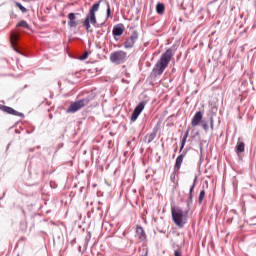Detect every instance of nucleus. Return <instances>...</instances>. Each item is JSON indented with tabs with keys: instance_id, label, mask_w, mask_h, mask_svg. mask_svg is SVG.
<instances>
[{
	"instance_id": "39448f33",
	"label": "nucleus",
	"mask_w": 256,
	"mask_h": 256,
	"mask_svg": "<svg viewBox=\"0 0 256 256\" xmlns=\"http://www.w3.org/2000/svg\"><path fill=\"white\" fill-rule=\"evenodd\" d=\"M111 63H115L116 65H121V63H125L127 61V52L123 50L114 51L110 54Z\"/></svg>"
},
{
	"instance_id": "f257e3e1",
	"label": "nucleus",
	"mask_w": 256,
	"mask_h": 256,
	"mask_svg": "<svg viewBox=\"0 0 256 256\" xmlns=\"http://www.w3.org/2000/svg\"><path fill=\"white\" fill-rule=\"evenodd\" d=\"M173 58V49L169 48L163 53L160 57V60L154 65L151 76L157 77V75H163L165 72V68L169 67V63H171V59Z\"/></svg>"
},
{
	"instance_id": "473e14b6",
	"label": "nucleus",
	"mask_w": 256,
	"mask_h": 256,
	"mask_svg": "<svg viewBox=\"0 0 256 256\" xmlns=\"http://www.w3.org/2000/svg\"><path fill=\"white\" fill-rule=\"evenodd\" d=\"M255 5H256V0H255Z\"/></svg>"
},
{
	"instance_id": "cd10ccee",
	"label": "nucleus",
	"mask_w": 256,
	"mask_h": 256,
	"mask_svg": "<svg viewBox=\"0 0 256 256\" xmlns=\"http://www.w3.org/2000/svg\"><path fill=\"white\" fill-rule=\"evenodd\" d=\"M185 143H187V142H185L184 140H181L179 153H181L183 151V149H185Z\"/></svg>"
},
{
	"instance_id": "5701e85b",
	"label": "nucleus",
	"mask_w": 256,
	"mask_h": 256,
	"mask_svg": "<svg viewBox=\"0 0 256 256\" xmlns=\"http://www.w3.org/2000/svg\"><path fill=\"white\" fill-rule=\"evenodd\" d=\"M89 241H91V232H88L86 238H85V247L89 245Z\"/></svg>"
},
{
	"instance_id": "4be33fe9",
	"label": "nucleus",
	"mask_w": 256,
	"mask_h": 256,
	"mask_svg": "<svg viewBox=\"0 0 256 256\" xmlns=\"http://www.w3.org/2000/svg\"><path fill=\"white\" fill-rule=\"evenodd\" d=\"M106 15H107V19H109V17H111V5H109V2H106Z\"/></svg>"
},
{
	"instance_id": "c756f323",
	"label": "nucleus",
	"mask_w": 256,
	"mask_h": 256,
	"mask_svg": "<svg viewBox=\"0 0 256 256\" xmlns=\"http://www.w3.org/2000/svg\"><path fill=\"white\" fill-rule=\"evenodd\" d=\"M227 223H233V217L227 218Z\"/></svg>"
},
{
	"instance_id": "a878e982",
	"label": "nucleus",
	"mask_w": 256,
	"mask_h": 256,
	"mask_svg": "<svg viewBox=\"0 0 256 256\" xmlns=\"http://www.w3.org/2000/svg\"><path fill=\"white\" fill-rule=\"evenodd\" d=\"M174 256H183V252L181 251V248H178L174 251Z\"/></svg>"
},
{
	"instance_id": "bb28decb",
	"label": "nucleus",
	"mask_w": 256,
	"mask_h": 256,
	"mask_svg": "<svg viewBox=\"0 0 256 256\" xmlns=\"http://www.w3.org/2000/svg\"><path fill=\"white\" fill-rule=\"evenodd\" d=\"M189 129L185 132V134H184V136H183V138H182V141H185V142H187V139L189 138Z\"/></svg>"
},
{
	"instance_id": "6ab92c4d",
	"label": "nucleus",
	"mask_w": 256,
	"mask_h": 256,
	"mask_svg": "<svg viewBox=\"0 0 256 256\" xmlns=\"http://www.w3.org/2000/svg\"><path fill=\"white\" fill-rule=\"evenodd\" d=\"M17 27H25L26 29H30L29 23L25 20H21L18 24Z\"/></svg>"
},
{
	"instance_id": "4468645a",
	"label": "nucleus",
	"mask_w": 256,
	"mask_h": 256,
	"mask_svg": "<svg viewBox=\"0 0 256 256\" xmlns=\"http://www.w3.org/2000/svg\"><path fill=\"white\" fill-rule=\"evenodd\" d=\"M157 131H158L157 128H153L152 133L147 134V135L145 136V140H146V143H147L148 145H149V143H153V141H155V137H157Z\"/></svg>"
},
{
	"instance_id": "6e6552de",
	"label": "nucleus",
	"mask_w": 256,
	"mask_h": 256,
	"mask_svg": "<svg viewBox=\"0 0 256 256\" xmlns=\"http://www.w3.org/2000/svg\"><path fill=\"white\" fill-rule=\"evenodd\" d=\"M0 111H3L4 113H8V115H14L15 117H21L22 119H25V114L15 110L9 106L0 104Z\"/></svg>"
},
{
	"instance_id": "ddd939ff",
	"label": "nucleus",
	"mask_w": 256,
	"mask_h": 256,
	"mask_svg": "<svg viewBox=\"0 0 256 256\" xmlns=\"http://www.w3.org/2000/svg\"><path fill=\"white\" fill-rule=\"evenodd\" d=\"M197 183V177L194 178L193 184L189 190V198L187 200V207H189L193 203V191L195 189V184Z\"/></svg>"
},
{
	"instance_id": "f8f14e48",
	"label": "nucleus",
	"mask_w": 256,
	"mask_h": 256,
	"mask_svg": "<svg viewBox=\"0 0 256 256\" xmlns=\"http://www.w3.org/2000/svg\"><path fill=\"white\" fill-rule=\"evenodd\" d=\"M235 153L241 157V153H245V142L238 141L235 147Z\"/></svg>"
},
{
	"instance_id": "7c9ffc66",
	"label": "nucleus",
	"mask_w": 256,
	"mask_h": 256,
	"mask_svg": "<svg viewBox=\"0 0 256 256\" xmlns=\"http://www.w3.org/2000/svg\"><path fill=\"white\" fill-rule=\"evenodd\" d=\"M9 147H11V143H9V144L6 146V153L9 151Z\"/></svg>"
},
{
	"instance_id": "393cba45",
	"label": "nucleus",
	"mask_w": 256,
	"mask_h": 256,
	"mask_svg": "<svg viewBox=\"0 0 256 256\" xmlns=\"http://www.w3.org/2000/svg\"><path fill=\"white\" fill-rule=\"evenodd\" d=\"M202 128L204 131H209V124L205 121H202Z\"/></svg>"
},
{
	"instance_id": "9d476101",
	"label": "nucleus",
	"mask_w": 256,
	"mask_h": 256,
	"mask_svg": "<svg viewBox=\"0 0 256 256\" xmlns=\"http://www.w3.org/2000/svg\"><path fill=\"white\" fill-rule=\"evenodd\" d=\"M124 31H125V29L123 28V26L115 25L112 30L114 39L116 41H119V38H117V37H121V35H123Z\"/></svg>"
},
{
	"instance_id": "f03ea898",
	"label": "nucleus",
	"mask_w": 256,
	"mask_h": 256,
	"mask_svg": "<svg viewBox=\"0 0 256 256\" xmlns=\"http://www.w3.org/2000/svg\"><path fill=\"white\" fill-rule=\"evenodd\" d=\"M99 7H101V1L95 2L91 6L89 12L86 14L85 20L82 23L86 31H89V29H91V25H93V27H103V25H105V22L97 24V16L95 15V13L99 11Z\"/></svg>"
},
{
	"instance_id": "b1692460",
	"label": "nucleus",
	"mask_w": 256,
	"mask_h": 256,
	"mask_svg": "<svg viewBox=\"0 0 256 256\" xmlns=\"http://www.w3.org/2000/svg\"><path fill=\"white\" fill-rule=\"evenodd\" d=\"M89 57V52L86 51L82 56L79 57L80 61H85Z\"/></svg>"
},
{
	"instance_id": "2eb2a0df",
	"label": "nucleus",
	"mask_w": 256,
	"mask_h": 256,
	"mask_svg": "<svg viewBox=\"0 0 256 256\" xmlns=\"http://www.w3.org/2000/svg\"><path fill=\"white\" fill-rule=\"evenodd\" d=\"M185 155L186 153H182L176 158V162L174 165L175 171H179V169H181V165H183V159H185Z\"/></svg>"
},
{
	"instance_id": "423d86ee",
	"label": "nucleus",
	"mask_w": 256,
	"mask_h": 256,
	"mask_svg": "<svg viewBox=\"0 0 256 256\" xmlns=\"http://www.w3.org/2000/svg\"><path fill=\"white\" fill-rule=\"evenodd\" d=\"M145 105H147L146 101H141L135 108L134 111L132 112L131 115V121L135 122L137 119H139V116L141 113H143V109H145Z\"/></svg>"
},
{
	"instance_id": "1a4fd4ad",
	"label": "nucleus",
	"mask_w": 256,
	"mask_h": 256,
	"mask_svg": "<svg viewBox=\"0 0 256 256\" xmlns=\"http://www.w3.org/2000/svg\"><path fill=\"white\" fill-rule=\"evenodd\" d=\"M79 15H80L79 13H73V12L67 15V19L69 20L68 27L70 29H77V25H79V20H77V16Z\"/></svg>"
},
{
	"instance_id": "0eeeda50",
	"label": "nucleus",
	"mask_w": 256,
	"mask_h": 256,
	"mask_svg": "<svg viewBox=\"0 0 256 256\" xmlns=\"http://www.w3.org/2000/svg\"><path fill=\"white\" fill-rule=\"evenodd\" d=\"M137 39H139V32L133 31L129 39L124 42L125 49H133L135 43H137Z\"/></svg>"
},
{
	"instance_id": "a211bd4d",
	"label": "nucleus",
	"mask_w": 256,
	"mask_h": 256,
	"mask_svg": "<svg viewBox=\"0 0 256 256\" xmlns=\"http://www.w3.org/2000/svg\"><path fill=\"white\" fill-rule=\"evenodd\" d=\"M13 3L16 5V7H18V9H20V11L22 13H27V8H25V6H23V4H21L20 2H17V1H13Z\"/></svg>"
},
{
	"instance_id": "2f4dec72",
	"label": "nucleus",
	"mask_w": 256,
	"mask_h": 256,
	"mask_svg": "<svg viewBox=\"0 0 256 256\" xmlns=\"http://www.w3.org/2000/svg\"><path fill=\"white\" fill-rule=\"evenodd\" d=\"M230 213H235V210H231Z\"/></svg>"
},
{
	"instance_id": "7ed1b4c3",
	"label": "nucleus",
	"mask_w": 256,
	"mask_h": 256,
	"mask_svg": "<svg viewBox=\"0 0 256 256\" xmlns=\"http://www.w3.org/2000/svg\"><path fill=\"white\" fill-rule=\"evenodd\" d=\"M172 221L175 223L179 229H183L187 224V220L189 219V211L183 212V209L180 207H172Z\"/></svg>"
},
{
	"instance_id": "412c9836",
	"label": "nucleus",
	"mask_w": 256,
	"mask_h": 256,
	"mask_svg": "<svg viewBox=\"0 0 256 256\" xmlns=\"http://www.w3.org/2000/svg\"><path fill=\"white\" fill-rule=\"evenodd\" d=\"M203 199H205V190H201L200 191V194H199V198H198V201H199V204L201 205V203H203Z\"/></svg>"
},
{
	"instance_id": "dca6fc26",
	"label": "nucleus",
	"mask_w": 256,
	"mask_h": 256,
	"mask_svg": "<svg viewBox=\"0 0 256 256\" xmlns=\"http://www.w3.org/2000/svg\"><path fill=\"white\" fill-rule=\"evenodd\" d=\"M136 235L140 241H145V239H147V234H145V230L141 226L136 227Z\"/></svg>"
},
{
	"instance_id": "c85d7f7f",
	"label": "nucleus",
	"mask_w": 256,
	"mask_h": 256,
	"mask_svg": "<svg viewBox=\"0 0 256 256\" xmlns=\"http://www.w3.org/2000/svg\"><path fill=\"white\" fill-rule=\"evenodd\" d=\"M210 127L213 129V117L210 118Z\"/></svg>"
},
{
	"instance_id": "9b49d317",
	"label": "nucleus",
	"mask_w": 256,
	"mask_h": 256,
	"mask_svg": "<svg viewBox=\"0 0 256 256\" xmlns=\"http://www.w3.org/2000/svg\"><path fill=\"white\" fill-rule=\"evenodd\" d=\"M203 121V113L201 111H198L195 113L194 117L192 118L191 125L192 127H197L199 123Z\"/></svg>"
},
{
	"instance_id": "20e7f679",
	"label": "nucleus",
	"mask_w": 256,
	"mask_h": 256,
	"mask_svg": "<svg viewBox=\"0 0 256 256\" xmlns=\"http://www.w3.org/2000/svg\"><path fill=\"white\" fill-rule=\"evenodd\" d=\"M95 99V95L89 94L86 97L73 102L66 110V113H77V111H81L83 107H87L91 101Z\"/></svg>"
},
{
	"instance_id": "aec40b11",
	"label": "nucleus",
	"mask_w": 256,
	"mask_h": 256,
	"mask_svg": "<svg viewBox=\"0 0 256 256\" xmlns=\"http://www.w3.org/2000/svg\"><path fill=\"white\" fill-rule=\"evenodd\" d=\"M177 171H179V170H175V168H174V171L172 172V174L170 176V181L172 183H175L177 181Z\"/></svg>"
},
{
	"instance_id": "f3484780",
	"label": "nucleus",
	"mask_w": 256,
	"mask_h": 256,
	"mask_svg": "<svg viewBox=\"0 0 256 256\" xmlns=\"http://www.w3.org/2000/svg\"><path fill=\"white\" fill-rule=\"evenodd\" d=\"M156 13H158V15H163V13H165V4L158 3L156 5Z\"/></svg>"
}]
</instances>
